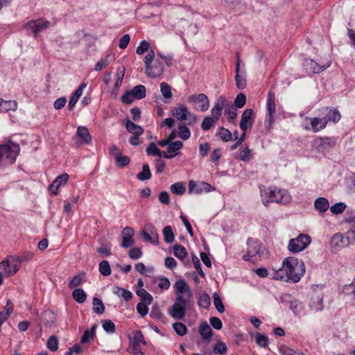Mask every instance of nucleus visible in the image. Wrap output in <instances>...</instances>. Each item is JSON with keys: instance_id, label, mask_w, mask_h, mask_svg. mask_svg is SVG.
Returning <instances> with one entry per match:
<instances>
[{"instance_id": "a18cd8bd", "label": "nucleus", "mask_w": 355, "mask_h": 355, "mask_svg": "<svg viewBox=\"0 0 355 355\" xmlns=\"http://www.w3.org/2000/svg\"><path fill=\"white\" fill-rule=\"evenodd\" d=\"M171 191L175 195L181 196L185 192L186 188L182 182H178L171 186Z\"/></svg>"}, {"instance_id": "4468645a", "label": "nucleus", "mask_w": 355, "mask_h": 355, "mask_svg": "<svg viewBox=\"0 0 355 355\" xmlns=\"http://www.w3.org/2000/svg\"><path fill=\"white\" fill-rule=\"evenodd\" d=\"M267 109V118L266 122H268L270 125L274 122L273 115L276 112L275 107V95L272 91H269L267 95L266 101Z\"/></svg>"}, {"instance_id": "473e14b6", "label": "nucleus", "mask_w": 355, "mask_h": 355, "mask_svg": "<svg viewBox=\"0 0 355 355\" xmlns=\"http://www.w3.org/2000/svg\"><path fill=\"white\" fill-rule=\"evenodd\" d=\"M93 311L97 314H103L105 312V307L101 300L94 297L92 301Z\"/></svg>"}, {"instance_id": "1a4fd4ad", "label": "nucleus", "mask_w": 355, "mask_h": 355, "mask_svg": "<svg viewBox=\"0 0 355 355\" xmlns=\"http://www.w3.org/2000/svg\"><path fill=\"white\" fill-rule=\"evenodd\" d=\"M311 242V238L307 234H300L297 238L290 240L288 249L290 252L297 253L308 247Z\"/></svg>"}, {"instance_id": "6e6d98bb", "label": "nucleus", "mask_w": 355, "mask_h": 355, "mask_svg": "<svg viewBox=\"0 0 355 355\" xmlns=\"http://www.w3.org/2000/svg\"><path fill=\"white\" fill-rule=\"evenodd\" d=\"M346 207L347 206L345 203L337 202L333 206L330 207L329 209L333 214L338 215L343 213L345 210Z\"/></svg>"}, {"instance_id": "8fccbe9b", "label": "nucleus", "mask_w": 355, "mask_h": 355, "mask_svg": "<svg viewBox=\"0 0 355 355\" xmlns=\"http://www.w3.org/2000/svg\"><path fill=\"white\" fill-rule=\"evenodd\" d=\"M160 90L162 96L166 99H169L172 97L171 88L168 83L165 82L162 83L160 85Z\"/></svg>"}, {"instance_id": "2f4dec72", "label": "nucleus", "mask_w": 355, "mask_h": 355, "mask_svg": "<svg viewBox=\"0 0 355 355\" xmlns=\"http://www.w3.org/2000/svg\"><path fill=\"white\" fill-rule=\"evenodd\" d=\"M96 327V324H94L90 329L85 331L80 339L81 343H87L89 342L90 340L93 339L95 335Z\"/></svg>"}, {"instance_id": "774afa93", "label": "nucleus", "mask_w": 355, "mask_h": 355, "mask_svg": "<svg viewBox=\"0 0 355 355\" xmlns=\"http://www.w3.org/2000/svg\"><path fill=\"white\" fill-rule=\"evenodd\" d=\"M246 103V97L244 94H239L234 100V107L238 108L243 107Z\"/></svg>"}, {"instance_id": "9d476101", "label": "nucleus", "mask_w": 355, "mask_h": 355, "mask_svg": "<svg viewBox=\"0 0 355 355\" xmlns=\"http://www.w3.org/2000/svg\"><path fill=\"white\" fill-rule=\"evenodd\" d=\"M19 270V258L15 256H10L8 259L0 263V272L4 277H10L15 275Z\"/></svg>"}, {"instance_id": "5701e85b", "label": "nucleus", "mask_w": 355, "mask_h": 355, "mask_svg": "<svg viewBox=\"0 0 355 355\" xmlns=\"http://www.w3.org/2000/svg\"><path fill=\"white\" fill-rule=\"evenodd\" d=\"M17 108L15 101H4L0 98V112H6L10 110L15 111Z\"/></svg>"}, {"instance_id": "a211bd4d", "label": "nucleus", "mask_w": 355, "mask_h": 355, "mask_svg": "<svg viewBox=\"0 0 355 355\" xmlns=\"http://www.w3.org/2000/svg\"><path fill=\"white\" fill-rule=\"evenodd\" d=\"M122 243L121 246L124 248H128L134 245L135 241L133 236L135 235V230L130 227H125L122 230Z\"/></svg>"}, {"instance_id": "393cba45", "label": "nucleus", "mask_w": 355, "mask_h": 355, "mask_svg": "<svg viewBox=\"0 0 355 355\" xmlns=\"http://www.w3.org/2000/svg\"><path fill=\"white\" fill-rule=\"evenodd\" d=\"M311 125L313 130L315 132H317L325 128L327 126V121L324 120V117L322 119L315 117L311 119Z\"/></svg>"}, {"instance_id": "20e7f679", "label": "nucleus", "mask_w": 355, "mask_h": 355, "mask_svg": "<svg viewBox=\"0 0 355 355\" xmlns=\"http://www.w3.org/2000/svg\"><path fill=\"white\" fill-rule=\"evenodd\" d=\"M155 58V52L153 49L144 58L146 73L148 76L151 78H157L160 76L164 72L163 63Z\"/></svg>"}, {"instance_id": "58836bf2", "label": "nucleus", "mask_w": 355, "mask_h": 355, "mask_svg": "<svg viewBox=\"0 0 355 355\" xmlns=\"http://www.w3.org/2000/svg\"><path fill=\"white\" fill-rule=\"evenodd\" d=\"M163 235L166 243H171L174 241L175 236L170 225H167L164 228Z\"/></svg>"}, {"instance_id": "c9c22d12", "label": "nucleus", "mask_w": 355, "mask_h": 355, "mask_svg": "<svg viewBox=\"0 0 355 355\" xmlns=\"http://www.w3.org/2000/svg\"><path fill=\"white\" fill-rule=\"evenodd\" d=\"M198 304L202 308L208 309L211 305L209 295L207 293H202L198 298Z\"/></svg>"}, {"instance_id": "e433bc0d", "label": "nucleus", "mask_w": 355, "mask_h": 355, "mask_svg": "<svg viewBox=\"0 0 355 355\" xmlns=\"http://www.w3.org/2000/svg\"><path fill=\"white\" fill-rule=\"evenodd\" d=\"M137 178L141 181L150 179L151 172L148 164H145L142 166V171L137 175Z\"/></svg>"}, {"instance_id": "37998d69", "label": "nucleus", "mask_w": 355, "mask_h": 355, "mask_svg": "<svg viewBox=\"0 0 355 355\" xmlns=\"http://www.w3.org/2000/svg\"><path fill=\"white\" fill-rule=\"evenodd\" d=\"M227 351V347L226 344L221 340H218L213 347V352L216 354H225Z\"/></svg>"}, {"instance_id": "a878e982", "label": "nucleus", "mask_w": 355, "mask_h": 355, "mask_svg": "<svg viewBox=\"0 0 355 355\" xmlns=\"http://www.w3.org/2000/svg\"><path fill=\"white\" fill-rule=\"evenodd\" d=\"M125 128L126 130L133 135H141L144 132V129L141 126L135 124L129 119L126 121Z\"/></svg>"}, {"instance_id": "4d7b16f0", "label": "nucleus", "mask_w": 355, "mask_h": 355, "mask_svg": "<svg viewBox=\"0 0 355 355\" xmlns=\"http://www.w3.org/2000/svg\"><path fill=\"white\" fill-rule=\"evenodd\" d=\"M290 309L293 311L295 315L300 313L303 309V306L301 302L297 300H293L291 301Z\"/></svg>"}, {"instance_id": "c85d7f7f", "label": "nucleus", "mask_w": 355, "mask_h": 355, "mask_svg": "<svg viewBox=\"0 0 355 355\" xmlns=\"http://www.w3.org/2000/svg\"><path fill=\"white\" fill-rule=\"evenodd\" d=\"M345 220L352 225V228L345 233V235L349 240L353 239V241H355V215L354 216H347Z\"/></svg>"}, {"instance_id": "79ce46f5", "label": "nucleus", "mask_w": 355, "mask_h": 355, "mask_svg": "<svg viewBox=\"0 0 355 355\" xmlns=\"http://www.w3.org/2000/svg\"><path fill=\"white\" fill-rule=\"evenodd\" d=\"M43 322L46 325H51L56 319L55 315L51 311H45L42 313Z\"/></svg>"}, {"instance_id": "f3484780", "label": "nucleus", "mask_w": 355, "mask_h": 355, "mask_svg": "<svg viewBox=\"0 0 355 355\" xmlns=\"http://www.w3.org/2000/svg\"><path fill=\"white\" fill-rule=\"evenodd\" d=\"M183 147V143L181 141L170 142L167 147V153L163 151V157L166 159H172L175 155L180 154V150Z\"/></svg>"}, {"instance_id": "dca6fc26", "label": "nucleus", "mask_w": 355, "mask_h": 355, "mask_svg": "<svg viewBox=\"0 0 355 355\" xmlns=\"http://www.w3.org/2000/svg\"><path fill=\"white\" fill-rule=\"evenodd\" d=\"M253 114L254 111L252 109H246L243 111L241 119L240 121V128L243 132H247L248 128H251L253 124Z\"/></svg>"}, {"instance_id": "7ed1b4c3", "label": "nucleus", "mask_w": 355, "mask_h": 355, "mask_svg": "<svg viewBox=\"0 0 355 355\" xmlns=\"http://www.w3.org/2000/svg\"><path fill=\"white\" fill-rule=\"evenodd\" d=\"M20 150L19 146L14 142L8 141L0 145V168L12 164Z\"/></svg>"}, {"instance_id": "ea45409f", "label": "nucleus", "mask_w": 355, "mask_h": 355, "mask_svg": "<svg viewBox=\"0 0 355 355\" xmlns=\"http://www.w3.org/2000/svg\"><path fill=\"white\" fill-rule=\"evenodd\" d=\"M179 137L183 140H187L191 136L189 129L186 126V123H181L178 125Z\"/></svg>"}, {"instance_id": "69168bd1", "label": "nucleus", "mask_w": 355, "mask_h": 355, "mask_svg": "<svg viewBox=\"0 0 355 355\" xmlns=\"http://www.w3.org/2000/svg\"><path fill=\"white\" fill-rule=\"evenodd\" d=\"M111 58V55H108L105 58H101L95 66V70L97 71H101L103 68H105L109 62L110 58Z\"/></svg>"}, {"instance_id": "a19ab883", "label": "nucleus", "mask_w": 355, "mask_h": 355, "mask_svg": "<svg viewBox=\"0 0 355 355\" xmlns=\"http://www.w3.org/2000/svg\"><path fill=\"white\" fill-rule=\"evenodd\" d=\"M146 153L149 155L163 157V152H162L153 142L150 143L146 148Z\"/></svg>"}, {"instance_id": "f257e3e1", "label": "nucleus", "mask_w": 355, "mask_h": 355, "mask_svg": "<svg viewBox=\"0 0 355 355\" xmlns=\"http://www.w3.org/2000/svg\"><path fill=\"white\" fill-rule=\"evenodd\" d=\"M173 287L175 300L174 304L168 308V313L175 320H182L186 315L193 293L184 279L177 281Z\"/></svg>"}, {"instance_id": "39448f33", "label": "nucleus", "mask_w": 355, "mask_h": 355, "mask_svg": "<svg viewBox=\"0 0 355 355\" xmlns=\"http://www.w3.org/2000/svg\"><path fill=\"white\" fill-rule=\"evenodd\" d=\"M263 195L268 198L263 202L266 207H268L270 202L286 205L291 201V196L289 192L283 189L270 188L269 191H266L263 194L262 193V196Z\"/></svg>"}, {"instance_id": "0eeeda50", "label": "nucleus", "mask_w": 355, "mask_h": 355, "mask_svg": "<svg viewBox=\"0 0 355 355\" xmlns=\"http://www.w3.org/2000/svg\"><path fill=\"white\" fill-rule=\"evenodd\" d=\"M171 114L175 116L178 120L184 121L187 125L194 124L197 121V116L190 112L188 108L183 104H180L178 107L171 110Z\"/></svg>"}, {"instance_id": "c756f323", "label": "nucleus", "mask_w": 355, "mask_h": 355, "mask_svg": "<svg viewBox=\"0 0 355 355\" xmlns=\"http://www.w3.org/2000/svg\"><path fill=\"white\" fill-rule=\"evenodd\" d=\"M77 136L83 139L86 144L90 143L92 140L91 135L88 129L83 126H79L76 132Z\"/></svg>"}, {"instance_id": "603ef678", "label": "nucleus", "mask_w": 355, "mask_h": 355, "mask_svg": "<svg viewBox=\"0 0 355 355\" xmlns=\"http://www.w3.org/2000/svg\"><path fill=\"white\" fill-rule=\"evenodd\" d=\"M130 162V159L128 156L122 155V154L116 157L115 159V164L119 168H123L128 166Z\"/></svg>"}, {"instance_id": "ddd939ff", "label": "nucleus", "mask_w": 355, "mask_h": 355, "mask_svg": "<svg viewBox=\"0 0 355 355\" xmlns=\"http://www.w3.org/2000/svg\"><path fill=\"white\" fill-rule=\"evenodd\" d=\"M355 241L353 239L349 240L347 237H344L342 234H335L331 239L330 245L333 251L336 252L340 248L349 245L354 244Z\"/></svg>"}, {"instance_id": "338daca9", "label": "nucleus", "mask_w": 355, "mask_h": 355, "mask_svg": "<svg viewBox=\"0 0 355 355\" xmlns=\"http://www.w3.org/2000/svg\"><path fill=\"white\" fill-rule=\"evenodd\" d=\"M225 114L229 116L230 120H235L237 116V110L234 106L229 104L225 110Z\"/></svg>"}, {"instance_id": "f704fd0d", "label": "nucleus", "mask_w": 355, "mask_h": 355, "mask_svg": "<svg viewBox=\"0 0 355 355\" xmlns=\"http://www.w3.org/2000/svg\"><path fill=\"white\" fill-rule=\"evenodd\" d=\"M131 92L137 99H142L146 96V87L142 85H139L134 87Z\"/></svg>"}, {"instance_id": "e2e57ef3", "label": "nucleus", "mask_w": 355, "mask_h": 355, "mask_svg": "<svg viewBox=\"0 0 355 355\" xmlns=\"http://www.w3.org/2000/svg\"><path fill=\"white\" fill-rule=\"evenodd\" d=\"M228 105L229 103H227L226 98L221 96L217 99L213 107L222 111L223 110H225Z\"/></svg>"}, {"instance_id": "2eb2a0df", "label": "nucleus", "mask_w": 355, "mask_h": 355, "mask_svg": "<svg viewBox=\"0 0 355 355\" xmlns=\"http://www.w3.org/2000/svg\"><path fill=\"white\" fill-rule=\"evenodd\" d=\"M330 64L331 61H327L324 64H320L311 59H305L304 62V67L306 70L313 73H319L327 69Z\"/></svg>"}, {"instance_id": "412c9836", "label": "nucleus", "mask_w": 355, "mask_h": 355, "mask_svg": "<svg viewBox=\"0 0 355 355\" xmlns=\"http://www.w3.org/2000/svg\"><path fill=\"white\" fill-rule=\"evenodd\" d=\"M199 334L204 340L209 341L213 336V331L207 322H203L199 327Z\"/></svg>"}, {"instance_id": "b1692460", "label": "nucleus", "mask_w": 355, "mask_h": 355, "mask_svg": "<svg viewBox=\"0 0 355 355\" xmlns=\"http://www.w3.org/2000/svg\"><path fill=\"white\" fill-rule=\"evenodd\" d=\"M314 207L320 213H324L329 208V203L327 198H318L315 200Z\"/></svg>"}, {"instance_id": "bb28decb", "label": "nucleus", "mask_w": 355, "mask_h": 355, "mask_svg": "<svg viewBox=\"0 0 355 355\" xmlns=\"http://www.w3.org/2000/svg\"><path fill=\"white\" fill-rule=\"evenodd\" d=\"M113 293L118 297L123 298L126 302L130 301L132 297V293L130 291L119 286H114Z\"/></svg>"}, {"instance_id": "4c0bfd02", "label": "nucleus", "mask_w": 355, "mask_h": 355, "mask_svg": "<svg viewBox=\"0 0 355 355\" xmlns=\"http://www.w3.org/2000/svg\"><path fill=\"white\" fill-rule=\"evenodd\" d=\"M137 295L141 297V302L150 304L153 302V296L144 288H139L136 291Z\"/></svg>"}, {"instance_id": "09e8293b", "label": "nucleus", "mask_w": 355, "mask_h": 355, "mask_svg": "<svg viewBox=\"0 0 355 355\" xmlns=\"http://www.w3.org/2000/svg\"><path fill=\"white\" fill-rule=\"evenodd\" d=\"M216 122V121L213 117L210 116H206L202 122L201 128L204 131H207L215 125Z\"/></svg>"}, {"instance_id": "3c124183", "label": "nucleus", "mask_w": 355, "mask_h": 355, "mask_svg": "<svg viewBox=\"0 0 355 355\" xmlns=\"http://www.w3.org/2000/svg\"><path fill=\"white\" fill-rule=\"evenodd\" d=\"M256 343L261 347H266L268 345V338L265 334L257 333L255 334Z\"/></svg>"}, {"instance_id": "f03ea898", "label": "nucleus", "mask_w": 355, "mask_h": 355, "mask_svg": "<svg viewBox=\"0 0 355 355\" xmlns=\"http://www.w3.org/2000/svg\"><path fill=\"white\" fill-rule=\"evenodd\" d=\"M305 272V266L302 260L290 257L284 259L280 268L275 270L272 278L282 281L291 280L297 282Z\"/></svg>"}, {"instance_id": "72a5a7b5", "label": "nucleus", "mask_w": 355, "mask_h": 355, "mask_svg": "<svg viewBox=\"0 0 355 355\" xmlns=\"http://www.w3.org/2000/svg\"><path fill=\"white\" fill-rule=\"evenodd\" d=\"M72 296L74 300L80 304L85 302L87 298L85 292L81 288L75 289L72 292Z\"/></svg>"}, {"instance_id": "13d9d810", "label": "nucleus", "mask_w": 355, "mask_h": 355, "mask_svg": "<svg viewBox=\"0 0 355 355\" xmlns=\"http://www.w3.org/2000/svg\"><path fill=\"white\" fill-rule=\"evenodd\" d=\"M47 347L52 352H55L58 348V340L57 337L51 336L47 340Z\"/></svg>"}, {"instance_id": "052dcab7", "label": "nucleus", "mask_w": 355, "mask_h": 355, "mask_svg": "<svg viewBox=\"0 0 355 355\" xmlns=\"http://www.w3.org/2000/svg\"><path fill=\"white\" fill-rule=\"evenodd\" d=\"M85 277V273L79 274L74 276L69 283V287L70 288H75L81 284L83 279Z\"/></svg>"}, {"instance_id": "4be33fe9", "label": "nucleus", "mask_w": 355, "mask_h": 355, "mask_svg": "<svg viewBox=\"0 0 355 355\" xmlns=\"http://www.w3.org/2000/svg\"><path fill=\"white\" fill-rule=\"evenodd\" d=\"M240 71V60H237L236 64V76L235 80L236 86L239 89H243L246 87V80L243 76L239 73Z\"/></svg>"}, {"instance_id": "bf43d9fd", "label": "nucleus", "mask_w": 355, "mask_h": 355, "mask_svg": "<svg viewBox=\"0 0 355 355\" xmlns=\"http://www.w3.org/2000/svg\"><path fill=\"white\" fill-rule=\"evenodd\" d=\"M37 21V33L49 28L51 26V22L43 19H38Z\"/></svg>"}, {"instance_id": "5fc2aeb1", "label": "nucleus", "mask_w": 355, "mask_h": 355, "mask_svg": "<svg viewBox=\"0 0 355 355\" xmlns=\"http://www.w3.org/2000/svg\"><path fill=\"white\" fill-rule=\"evenodd\" d=\"M218 135L220 136V139L225 142L230 141L232 136L231 132L223 127L219 128Z\"/></svg>"}, {"instance_id": "0e129e2a", "label": "nucleus", "mask_w": 355, "mask_h": 355, "mask_svg": "<svg viewBox=\"0 0 355 355\" xmlns=\"http://www.w3.org/2000/svg\"><path fill=\"white\" fill-rule=\"evenodd\" d=\"M150 43L146 40H144L140 42L139 45L137 47L136 52L139 55H141L145 52L150 51Z\"/></svg>"}, {"instance_id": "7c9ffc66", "label": "nucleus", "mask_w": 355, "mask_h": 355, "mask_svg": "<svg viewBox=\"0 0 355 355\" xmlns=\"http://www.w3.org/2000/svg\"><path fill=\"white\" fill-rule=\"evenodd\" d=\"M173 248L174 255L180 260H183L184 258L187 257L188 254L186 248L184 246L180 244H175Z\"/></svg>"}, {"instance_id": "423d86ee", "label": "nucleus", "mask_w": 355, "mask_h": 355, "mask_svg": "<svg viewBox=\"0 0 355 355\" xmlns=\"http://www.w3.org/2000/svg\"><path fill=\"white\" fill-rule=\"evenodd\" d=\"M247 245L246 254L243 257V260L252 263L261 260L265 250L261 243L257 240L249 238L247 241Z\"/></svg>"}, {"instance_id": "6e6552de", "label": "nucleus", "mask_w": 355, "mask_h": 355, "mask_svg": "<svg viewBox=\"0 0 355 355\" xmlns=\"http://www.w3.org/2000/svg\"><path fill=\"white\" fill-rule=\"evenodd\" d=\"M336 139L333 137H318L311 142V149L320 153H324L326 151L335 147Z\"/></svg>"}, {"instance_id": "aec40b11", "label": "nucleus", "mask_w": 355, "mask_h": 355, "mask_svg": "<svg viewBox=\"0 0 355 355\" xmlns=\"http://www.w3.org/2000/svg\"><path fill=\"white\" fill-rule=\"evenodd\" d=\"M322 300L323 296L321 293L313 294L309 302L311 309L314 311H322L323 309Z\"/></svg>"}, {"instance_id": "49530a36", "label": "nucleus", "mask_w": 355, "mask_h": 355, "mask_svg": "<svg viewBox=\"0 0 355 355\" xmlns=\"http://www.w3.org/2000/svg\"><path fill=\"white\" fill-rule=\"evenodd\" d=\"M173 328L175 333L180 336H183L187 333V328L186 325L182 322H176L173 323Z\"/></svg>"}, {"instance_id": "cd10ccee", "label": "nucleus", "mask_w": 355, "mask_h": 355, "mask_svg": "<svg viewBox=\"0 0 355 355\" xmlns=\"http://www.w3.org/2000/svg\"><path fill=\"white\" fill-rule=\"evenodd\" d=\"M340 114L337 110L330 109L329 110H328V112L324 116V119L327 121V123L331 121L334 123H336L340 121Z\"/></svg>"}, {"instance_id": "c03bdc74", "label": "nucleus", "mask_w": 355, "mask_h": 355, "mask_svg": "<svg viewBox=\"0 0 355 355\" xmlns=\"http://www.w3.org/2000/svg\"><path fill=\"white\" fill-rule=\"evenodd\" d=\"M99 272L103 276H109L111 275L112 270L107 261L103 260L99 263Z\"/></svg>"}, {"instance_id": "864d4df0", "label": "nucleus", "mask_w": 355, "mask_h": 355, "mask_svg": "<svg viewBox=\"0 0 355 355\" xmlns=\"http://www.w3.org/2000/svg\"><path fill=\"white\" fill-rule=\"evenodd\" d=\"M102 326L103 329L109 334H113L116 331V326L114 323L110 320H103Z\"/></svg>"}, {"instance_id": "6ab92c4d", "label": "nucleus", "mask_w": 355, "mask_h": 355, "mask_svg": "<svg viewBox=\"0 0 355 355\" xmlns=\"http://www.w3.org/2000/svg\"><path fill=\"white\" fill-rule=\"evenodd\" d=\"M69 180V175L67 173L62 174L57 177L51 184L49 186L50 191L53 194L56 195L58 193V190L60 187L62 185H64L67 183Z\"/></svg>"}, {"instance_id": "de8ad7c7", "label": "nucleus", "mask_w": 355, "mask_h": 355, "mask_svg": "<svg viewBox=\"0 0 355 355\" xmlns=\"http://www.w3.org/2000/svg\"><path fill=\"white\" fill-rule=\"evenodd\" d=\"M213 300L216 310L220 313H223L225 311V306L223 304L220 295L217 293H214L213 294Z\"/></svg>"}, {"instance_id": "9b49d317", "label": "nucleus", "mask_w": 355, "mask_h": 355, "mask_svg": "<svg viewBox=\"0 0 355 355\" xmlns=\"http://www.w3.org/2000/svg\"><path fill=\"white\" fill-rule=\"evenodd\" d=\"M188 101L194 104V108L201 112L207 111L209 107V100L205 94L191 95Z\"/></svg>"}, {"instance_id": "680f3d73", "label": "nucleus", "mask_w": 355, "mask_h": 355, "mask_svg": "<svg viewBox=\"0 0 355 355\" xmlns=\"http://www.w3.org/2000/svg\"><path fill=\"white\" fill-rule=\"evenodd\" d=\"M228 105L229 103H227L226 98L221 96L217 99L213 107L222 111L223 110H225Z\"/></svg>"}, {"instance_id": "f8f14e48", "label": "nucleus", "mask_w": 355, "mask_h": 355, "mask_svg": "<svg viewBox=\"0 0 355 355\" xmlns=\"http://www.w3.org/2000/svg\"><path fill=\"white\" fill-rule=\"evenodd\" d=\"M141 236L145 241L153 245H157L159 243V235L155 226L152 224L146 225L141 232Z\"/></svg>"}]
</instances>
